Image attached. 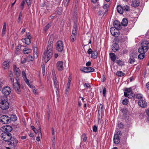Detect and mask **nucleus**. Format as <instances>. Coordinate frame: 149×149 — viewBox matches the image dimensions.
Listing matches in <instances>:
<instances>
[{
    "label": "nucleus",
    "instance_id": "45",
    "mask_svg": "<svg viewBox=\"0 0 149 149\" xmlns=\"http://www.w3.org/2000/svg\"><path fill=\"white\" fill-rule=\"evenodd\" d=\"M123 7L124 11H127L129 10V7L128 6L126 5L125 6H124Z\"/></svg>",
    "mask_w": 149,
    "mask_h": 149
},
{
    "label": "nucleus",
    "instance_id": "3",
    "mask_svg": "<svg viewBox=\"0 0 149 149\" xmlns=\"http://www.w3.org/2000/svg\"><path fill=\"white\" fill-rule=\"evenodd\" d=\"M149 49V42L144 41L141 43V46L139 48V52H142L143 51L146 52Z\"/></svg>",
    "mask_w": 149,
    "mask_h": 149
},
{
    "label": "nucleus",
    "instance_id": "42",
    "mask_svg": "<svg viewBox=\"0 0 149 149\" xmlns=\"http://www.w3.org/2000/svg\"><path fill=\"white\" fill-rule=\"evenodd\" d=\"M33 57L29 55L27 56V58L26 59V60L29 61H32L33 60Z\"/></svg>",
    "mask_w": 149,
    "mask_h": 149
},
{
    "label": "nucleus",
    "instance_id": "1",
    "mask_svg": "<svg viewBox=\"0 0 149 149\" xmlns=\"http://www.w3.org/2000/svg\"><path fill=\"white\" fill-rule=\"evenodd\" d=\"M118 29H116L115 28L113 27H111L110 28V31L111 34L114 36L116 37L115 40L117 42H121L123 41V38L120 37L118 36L119 35L120 32Z\"/></svg>",
    "mask_w": 149,
    "mask_h": 149
},
{
    "label": "nucleus",
    "instance_id": "52",
    "mask_svg": "<svg viewBox=\"0 0 149 149\" xmlns=\"http://www.w3.org/2000/svg\"><path fill=\"white\" fill-rule=\"evenodd\" d=\"M122 133L120 131H118L114 135H117V136L119 138L121 136Z\"/></svg>",
    "mask_w": 149,
    "mask_h": 149
},
{
    "label": "nucleus",
    "instance_id": "30",
    "mask_svg": "<svg viewBox=\"0 0 149 149\" xmlns=\"http://www.w3.org/2000/svg\"><path fill=\"white\" fill-rule=\"evenodd\" d=\"M9 77L10 78V79L12 83L14 82L13 75L11 71H9L8 72Z\"/></svg>",
    "mask_w": 149,
    "mask_h": 149
},
{
    "label": "nucleus",
    "instance_id": "63",
    "mask_svg": "<svg viewBox=\"0 0 149 149\" xmlns=\"http://www.w3.org/2000/svg\"><path fill=\"white\" fill-rule=\"evenodd\" d=\"M21 46V45H18L17 47L16 48V50L17 51H19L20 49V48Z\"/></svg>",
    "mask_w": 149,
    "mask_h": 149
},
{
    "label": "nucleus",
    "instance_id": "26",
    "mask_svg": "<svg viewBox=\"0 0 149 149\" xmlns=\"http://www.w3.org/2000/svg\"><path fill=\"white\" fill-rule=\"evenodd\" d=\"M141 51L142 52H139V49H138V52L140 53V54L139 55L138 57V58L140 59H143L145 56V53L146 52H145L143 50Z\"/></svg>",
    "mask_w": 149,
    "mask_h": 149
},
{
    "label": "nucleus",
    "instance_id": "37",
    "mask_svg": "<svg viewBox=\"0 0 149 149\" xmlns=\"http://www.w3.org/2000/svg\"><path fill=\"white\" fill-rule=\"evenodd\" d=\"M37 51L38 49L37 47H36L35 48H34L33 50V56L35 58H37L38 57Z\"/></svg>",
    "mask_w": 149,
    "mask_h": 149
},
{
    "label": "nucleus",
    "instance_id": "12",
    "mask_svg": "<svg viewBox=\"0 0 149 149\" xmlns=\"http://www.w3.org/2000/svg\"><path fill=\"white\" fill-rule=\"evenodd\" d=\"M81 70L84 72L88 73L93 72L95 69L91 67H85L81 68Z\"/></svg>",
    "mask_w": 149,
    "mask_h": 149
},
{
    "label": "nucleus",
    "instance_id": "10",
    "mask_svg": "<svg viewBox=\"0 0 149 149\" xmlns=\"http://www.w3.org/2000/svg\"><path fill=\"white\" fill-rule=\"evenodd\" d=\"M63 47L62 42L60 40L58 41L56 45V50L59 52H61L63 49Z\"/></svg>",
    "mask_w": 149,
    "mask_h": 149
},
{
    "label": "nucleus",
    "instance_id": "58",
    "mask_svg": "<svg viewBox=\"0 0 149 149\" xmlns=\"http://www.w3.org/2000/svg\"><path fill=\"white\" fill-rule=\"evenodd\" d=\"M106 89L105 87L104 88L103 91V96L104 97H105L106 95Z\"/></svg>",
    "mask_w": 149,
    "mask_h": 149
},
{
    "label": "nucleus",
    "instance_id": "62",
    "mask_svg": "<svg viewBox=\"0 0 149 149\" xmlns=\"http://www.w3.org/2000/svg\"><path fill=\"white\" fill-rule=\"evenodd\" d=\"M33 93L35 95H37L38 94V90L37 89H34L33 90Z\"/></svg>",
    "mask_w": 149,
    "mask_h": 149
},
{
    "label": "nucleus",
    "instance_id": "61",
    "mask_svg": "<svg viewBox=\"0 0 149 149\" xmlns=\"http://www.w3.org/2000/svg\"><path fill=\"white\" fill-rule=\"evenodd\" d=\"M72 80V77L71 76H69L68 77V83L70 84Z\"/></svg>",
    "mask_w": 149,
    "mask_h": 149
},
{
    "label": "nucleus",
    "instance_id": "46",
    "mask_svg": "<svg viewBox=\"0 0 149 149\" xmlns=\"http://www.w3.org/2000/svg\"><path fill=\"white\" fill-rule=\"evenodd\" d=\"M11 118V121L13 120V121H15L17 120V117L16 116L12 115L11 116V117H10Z\"/></svg>",
    "mask_w": 149,
    "mask_h": 149
},
{
    "label": "nucleus",
    "instance_id": "16",
    "mask_svg": "<svg viewBox=\"0 0 149 149\" xmlns=\"http://www.w3.org/2000/svg\"><path fill=\"white\" fill-rule=\"evenodd\" d=\"M3 133H10L13 130V128L11 126L7 125L4 126L3 128Z\"/></svg>",
    "mask_w": 149,
    "mask_h": 149
},
{
    "label": "nucleus",
    "instance_id": "47",
    "mask_svg": "<svg viewBox=\"0 0 149 149\" xmlns=\"http://www.w3.org/2000/svg\"><path fill=\"white\" fill-rule=\"evenodd\" d=\"M41 68L42 69V73L43 74V75H44L45 73V65L44 64H42Z\"/></svg>",
    "mask_w": 149,
    "mask_h": 149
},
{
    "label": "nucleus",
    "instance_id": "56",
    "mask_svg": "<svg viewBox=\"0 0 149 149\" xmlns=\"http://www.w3.org/2000/svg\"><path fill=\"white\" fill-rule=\"evenodd\" d=\"M136 97L137 98H138V99H143L142 98V95H141V94H137L136 95Z\"/></svg>",
    "mask_w": 149,
    "mask_h": 149
},
{
    "label": "nucleus",
    "instance_id": "17",
    "mask_svg": "<svg viewBox=\"0 0 149 149\" xmlns=\"http://www.w3.org/2000/svg\"><path fill=\"white\" fill-rule=\"evenodd\" d=\"M138 105L141 107L144 108L147 106V103L146 101L143 99H141L139 100L138 102Z\"/></svg>",
    "mask_w": 149,
    "mask_h": 149
},
{
    "label": "nucleus",
    "instance_id": "19",
    "mask_svg": "<svg viewBox=\"0 0 149 149\" xmlns=\"http://www.w3.org/2000/svg\"><path fill=\"white\" fill-rule=\"evenodd\" d=\"M119 47L118 44L115 42L112 45V50L114 52H116L119 49Z\"/></svg>",
    "mask_w": 149,
    "mask_h": 149
},
{
    "label": "nucleus",
    "instance_id": "43",
    "mask_svg": "<svg viewBox=\"0 0 149 149\" xmlns=\"http://www.w3.org/2000/svg\"><path fill=\"white\" fill-rule=\"evenodd\" d=\"M128 100L126 98L124 99L122 103L123 105H127L128 103Z\"/></svg>",
    "mask_w": 149,
    "mask_h": 149
},
{
    "label": "nucleus",
    "instance_id": "14",
    "mask_svg": "<svg viewBox=\"0 0 149 149\" xmlns=\"http://www.w3.org/2000/svg\"><path fill=\"white\" fill-rule=\"evenodd\" d=\"M53 41V39L52 38H49L48 43L47 51H53V46L52 44Z\"/></svg>",
    "mask_w": 149,
    "mask_h": 149
},
{
    "label": "nucleus",
    "instance_id": "64",
    "mask_svg": "<svg viewBox=\"0 0 149 149\" xmlns=\"http://www.w3.org/2000/svg\"><path fill=\"white\" fill-rule=\"evenodd\" d=\"M27 61L26 59L24 58L23 60H21V62L22 63L24 64Z\"/></svg>",
    "mask_w": 149,
    "mask_h": 149
},
{
    "label": "nucleus",
    "instance_id": "53",
    "mask_svg": "<svg viewBox=\"0 0 149 149\" xmlns=\"http://www.w3.org/2000/svg\"><path fill=\"white\" fill-rule=\"evenodd\" d=\"M118 127L119 128L123 129L124 127V125L122 123H120L118 124Z\"/></svg>",
    "mask_w": 149,
    "mask_h": 149
},
{
    "label": "nucleus",
    "instance_id": "28",
    "mask_svg": "<svg viewBox=\"0 0 149 149\" xmlns=\"http://www.w3.org/2000/svg\"><path fill=\"white\" fill-rule=\"evenodd\" d=\"M31 128L34 131L36 134L38 132L40 133V136H42V133H41V128L40 127H39L38 130L36 129L35 127L33 126H31Z\"/></svg>",
    "mask_w": 149,
    "mask_h": 149
},
{
    "label": "nucleus",
    "instance_id": "29",
    "mask_svg": "<svg viewBox=\"0 0 149 149\" xmlns=\"http://www.w3.org/2000/svg\"><path fill=\"white\" fill-rule=\"evenodd\" d=\"M117 136V135H114L113 137L114 143L116 144H118L120 142L119 138Z\"/></svg>",
    "mask_w": 149,
    "mask_h": 149
},
{
    "label": "nucleus",
    "instance_id": "25",
    "mask_svg": "<svg viewBox=\"0 0 149 149\" xmlns=\"http://www.w3.org/2000/svg\"><path fill=\"white\" fill-rule=\"evenodd\" d=\"M139 1L137 0H134L132 2V6L134 7H136L138 6L139 5Z\"/></svg>",
    "mask_w": 149,
    "mask_h": 149
},
{
    "label": "nucleus",
    "instance_id": "51",
    "mask_svg": "<svg viewBox=\"0 0 149 149\" xmlns=\"http://www.w3.org/2000/svg\"><path fill=\"white\" fill-rule=\"evenodd\" d=\"M75 38L76 36L72 35L70 37V39L72 42H74L75 41Z\"/></svg>",
    "mask_w": 149,
    "mask_h": 149
},
{
    "label": "nucleus",
    "instance_id": "41",
    "mask_svg": "<svg viewBox=\"0 0 149 149\" xmlns=\"http://www.w3.org/2000/svg\"><path fill=\"white\" fill-rule=\"evenodd\" d=\"M77 24L76 23H74V25L73 26V28L72 31L74 30L75 31L77 32Z\"/></svg>",
    "mask_w": 149,
    "mask_h": 149
},
{
    "label": "nucleus",
    "instance_id": "22",
    "mask_svg": "<svg viewBox=\"0 0 149 149\" xmlns=\"http://www.w3.org/2000/svg\"><path fill=\"white\" fill-rule=\"evenodd\" d=\"M14 71L15 74V75L17 76H19L20 74V71L19 69L17 67L16 65H14Z\"/></svg>",
    "mask_w": 149,
    "mask_h": 149
},
{
    "label": "nucleus",
    "instance_id": "5",
    "mask_svg": "<svg viewBox=\"0 0 149 149\" xmlns=\"http://www.w3.org/2000/svg\"><path fill=\"white\" fill-rule=\"evenodd\" d=\"M124 91V95L125 97L131 99L135 95L132 93L131 88H125Z\"/></svg>",
    "mask_w": 149,
    "mask_h": 149
},
{
    "label": "nucleus",
    "instance_id": "9",
    "mask_svg": "<svg viewBox=\"0 0 149 149\" xmlns=\"http://www.w3.org/2000/svg\"><path fill=\"white\" fill-rule=\"evenodd\" d=\"M26 37L22 39V41L25 44L27 45H29L31 42V37L30 35V34L28 33H27L26 35Z\"/></svg>",
    "mask_w": 149,
    "mask_h": 149
},
{
    "label": "nucleus",
    "instance_id": "44",
    "mask_svg": "<svg viewBox=\"0 0 149 149\" xmlns=\"http://www.w3.org/2000/svg\"><path fill=\"white\" fill-rule=\"evenodd\" d=\"M121 112L123 113L124 115H126L127 112V109L125 108L122 109L121 110Z\"/></svg>",
    "mask_w": 149,
    "mask_h": 149
},
{
    "label": "nucleus",
    "instance_id": "2",
    "mask_svg": "<svg viewBox=\"0 0 149 149\" xmlns=\"http://www.w3.org/2000/svg\"><path fill=\"white\" fill-rule=\"evenodd\" d=\"M53 54V51H45L42 56V59L46 63L51 58Z\"/></svg>",
    "mask_w": 149,
    "mask_h": 149
},
{
    "label": "nucleus",
    "instance_id": "32",
    "mask_svg": "<svg viewBox=\"0 0 149 149\" xmlns=\"http://www.w3.org/2000/svg\"><path fill=\"white\" fill-rule=\"evenodd\" d=\"M32 49H29L27 48H24L23 49V52L24 54H27L31 52Z\"/></svg>",
    "mask_w": 149,
    "mask_h": 149
},
{
    "label": "nucleus",
    "instance_id": "33",
    "mask_svg": "<svg viewBox=\"0 0 149 149\" xmlns=\"http://www.w3.org/2000/svg\"><path fill=\"white\" fill-rule=\"evenodd\" d=\"M109 5H108L107 4H104V5L103 6V8L102 9V10H103V9L105 10V12L104 13V14L105 13L108 11L109 10Z\"/></svg>",
    "mask_w": 149,
    "mask_h": 149
},
{
    "label": "nucleus",
    "instance_id": "49",
    "mask_svg": "<svg viewBox=\"0 0 149 149\" xmlns=\"http://www.w3.org/2000/svg\"><path fill=\"white\" fill-rule=\"evenodd\" d=\"M51 23L48 24L46 25L44 28V30L45 31H47V29L51 26Z\"/></svg>",
    "mask_w": 149,
    "mask_h": 149
},
{
    "label": "nucleus",
    "instance_id": "4",
    "mask_svg": "<svg viewBox=\"0 0 149 149\" xmlns=\"http://www.w3.org/2000/svg\"><path fill=\"white\" fill-rule=\"evenodd\" d=\"M1 102L0 103V107L3 110H6L8 108L9 104L8 102L4 99L2 98L1 99Z\"/></svg>",
    "mask_w": 149,
    "mask_h": 149
},
{
    "label": "nucleus",
    "instance_id": "31",
    "mask_svg": "<svg viewBox=\"0 0 149 149\" xmlns=\"http://www.w3.org/2000/svg\"><path fill=\"white\" fill-rule=\"evenodd\" d=\"M128 24V21L127 19L125 18H124L122 20L121 24L122 25L124 26H126Z\"/></svg>",
    "mask_w": 149,
    "mask_h": 149
},
{
    "label": "nucleus",
    "instance_id": "27",
    "mask_svg": "<svg viewBox=\"0 0 149 149\" xmlns=\"http://www.w3.org/2000/svg\"><path fill=\"white\" fill-rule=\"evenodd\" d=\"M109 56L111 60L113 62H115L116 61V59H118V58L116 57L115 54L113 53H111L109 54Z\"/></svg>",
    "mask_w": 149,
    "mask_h": 149
},
{
    "label": "nucleus",
    "instance_id": "38",
    "mask_svg": "<svg viewBox=\"0 0 149 149\" xmlns=\"http://www.w3.org/2000/svg\"><path fill=\"white\" fill-rule=\"evenodd\" d=\"M125 73L121 71H118L116 73V75L119 77H122L125 75Z\"/></svg>",
    "mask_w": 149,
    "mask_h": 149
},
{
    "label": "nucleus",
    "instance_id": "34",
    "mask_svg": "<svg viewBox=\"0 0 149 149\" xmlns=\"http://www.w3.org/2000/svg\"><path fill=\"white\" fill-rule=\"evenodd\" d=\"M6 23L5 22H4L2 31V35L3 36H4L6 33Z\"/></svg>",
    "mask_w": 149,
    "mask_h": 149
},
{
    "label": "nucleus",
    "instance_id": "18",
    "mask_svg": "<svg viewBox=\"0 0 149 149\" xmlns=\"http://www.w3.org/2000/svg\"><path fill=\"white\" fill-rule=\"evenodd\" d=\"M56 66L58 70L61 71L63 69V62L62 61H58L56 63Z\"/></svg>",
    "mask_w": 149,
    "mask_h": 149
},
{
    "label": "nucleus",
    "instance_id": "50",
    "mask_svg": "<svg viewBox=\"0 0 149 149\" xmlns=\"http://www.w3.org/2000/svg\"><path fill=\"white\" fill-rule=\"evenodd\" d=\"M103 111V105L101 104L100 105L99 109L98 111L99 112H102Z\"/></svg>",
    "mask_w": 149,
    "mask_h": 149
},
{
    "label": "nucleus",
    "instance_id": "23",
    "mask_svg": "<svg viewBox=\"0 0 149 149\" xmlns=\"http://www.w3.org/2000/svg\"><path fill=\"white\" fill-rule=\"evenodd\" d=\"M2 66L4 69H8L9 66V62L8 61L3 62L2 64Z\"/></svg>",
    "mask_w": 149,
    "mask_h": 149
},
{
    "label": "nucleus",
    "instance_id": "8",
    "mask_svg": "<svg viewBox=\"0 0 149 149\" xmlns=\"http://www.w3.org/2000/svg\"><path fill=\"white\" fill-rule=\"evenodd\" d=\"M0 136L2 139L6 142H8L12 137L10 133L7 134L6 133H3L1 134Z\"/></svg>",
    "mask_w": 149,
    "mask_h": 149
},
{
    "label": "nucleus",
    "instance_id": "11",
    "mask_svg": "<svg viewBox=\"0 0 149 149\" xmlns=\"http://www.w3.org/2000/svg\"><path fill=\"white\" fill-rule=\"evenodd\" d=\"M87 53L89 54H91V58L95 59L97 57V52L96 50L93 51L91 48H89L87 51Z\"/></svg>",
    "mask_w": 149,
    "mask_h": 149
},
{
    "label": "nucleus",
    "instance_id": "15",
    "mask_svg": "<svg viewBox=\"0 0 149 149\" xmlns=\"http://www.w3.org/2000/svg\"><path fill=\"white\" fill-rule=\"evenodd\" d=\"M2 92L3 94L5 95H8L11 92V89L10 87H6L2 89Z\"/></svg>",
    "mask_w": 149,
    "mask_h": 149
},
{
    "label": "nucleus",
    "instance_id": "57",
    "mask_svg": "<svg viewBox=\"0 0 149 149\" xmlns=\"http://www.w3.org/2000/svg\"><path fill=\"white\" fill-rule=\"evenodd\" d=\"M25 3V1H23L21 2V8L22 10L24 8Z\"/></svg>",
    "mask_w": 149,
    "mask_h": 149
},
{
    "label": "nucleus",
    "instance_id": "35",
    "mask_svg": "<svg viewBox=\"0 0 149 149\" xmlns=\"http://www.w3.org/2000/svg\"><path fill=\"white\" fill-rule=\"evenodd\" d=\"M102 112H99L98 113V121L99 122L102 119Z\"/></svg>",
    "mask_w": 149,
    "mask_h": 149
},
{
    "label": "nucleus",
    "instance_id": "40",
    "mask_svg": "<svg viewBox=\"0 0 149 149\" xmlns=\"http://www.w3.org/2000/svg\"><path fill=\"white\" fill-rule=\"evenodd\" d=\"M62 8L61 7H59L57 10V13L59 15H61L62 13Z\"/></svg>",
    "mask_w": 149,
    "mask_h": 149
},
{
    "label": "nucleus",
    "instance_id": "48",
    "mask_svg": "<svg viewBox=\"0 0 149 149\" xmlns=\"http://www.w3.org/2000/svg\"><path fill=\"white\" fill-rule=\"evenodd\" d=\"M82 137L83 138V140L84 142L86 141L87 140V136L85 134H83L82 135Z\"/></svg>",
    "mask_w": 149,
    "mask_h": 149
},
{
    "label": "nucleus",
    "instance_id": "20",
    "mask_svg": "<svg viewBox=\"0 0 149 149\" xmlns=\"http://www.w3.org/2000/svg\"><path fill=\"white\" fill-rule=\"evenodd\" d=\"M113 25L114 26L113 28H115L116 29H120L121 26L120 22L117 20L115 21L113 23Z\"/></svg>",
    "mask_w": 149,
    "mask_h": 149
},
{
    "label": "nucleus",
    "instance_id": "59",
    "mask_svg": "<svg viewBox=\"0 0 149 149\" xmlns=\"http://www.w3.org/2000/svg\"><path fill=\"white\" fill-rule=\"evenodd\" d=\"M26 3L28 6L31 5V0H26Z\"/></svg>",
    "mask_w": 149,
    "mask_h": 149
},
{
    "label": "nucleus",
    "instance_id": "21",
    "mask_svg": "<svg viewBox=\"0 0 149 149\" xmlns=\"http://www.w3.org/2000/svg\"><path fill=\"white\" fill-rule=\"evenodd\" d=\"M130 58L129 59V61L130 64H132L135 61L134 59L135 55L133 53H132L130 54Z\"/></svg>",
    "mask_w": 149,
    "mask_h": 149
},
{
    "label": "nucleus",
    "instance_id": "60",
    "mask_svg": "<svg viewBox=\"0 0 149 149\" xmlns=\"http://www.w3.org/2000/svg\"><path fill=\"white\" fill-rule=\"evenodd\" d=\"M93 131L94 132H96L97 131V127L96 125H94L93 127Z\"/></svg>",
    "mask_w": 149,
    "mask_h": 149
},
{
    "label": "nucleus",
    "instance_id": "55",
    "mask_svg": "<svg viewBox=\"0 0 149 149\" xmlns=\"http://www.w3.org/2000/svg\"><path fill=\"white\" fill-rule=\"evenodd\" d=\"M102 9H101V10L99 11L97 13V15L98 16H101L102 15V14L104 12L103 10H102Z\"/></svg>",
    "mask_w": 149,
    "mask_h": 149
},
{
    "label": "nucleus",
    "instance_id": "6",
    "mask_svg": "<svg viewBox=\"0 0 149 149\" xmlns=\"http://www.w3.org/2000/svg\"><path fill=\"white\" fill-rule=\"evenodd\" d=\"M0 122L3 124H8L10 123L11 118L7 116L3 115L0 117Z\"/></svg>",
    "mask_w": 149,
    "mask_h": 149
},
{
    "label": "nucleus",
    "instance_id": "13",
    "mask_svg": "<svg viewBox=\"0 0 149 149\" xmlns=\"http://www.w3.org/2000/svg\"><path fill=\"white\" fill-rule=\"evenodd\" d=\"M12 83L13 84V89L16 93H19L21 92L20 88V84L18 83V82H16L15 83H14L13 82Z\"/></svg>",
    "mask_w": 149,
    "mask_h": 149
},
{
    "label": "nucleus",
    "instance_id": "24",
    "mask_svg": "<svg viewBox=\"0 0 149 149\" xmlns=\"http://www.w3.org/2000/svg\"><path fill=\"white\" fill-rule=\"evenodd\" d=\"M117 12L120 14H123V7L120 5H118L117 7Z\"/></svg>",
    "mask_w": 149,
    "mask_h": 149
},
{
    "label": "nucleus",
    "instance_id": "54",
    "mask_svg": "<svg viewBox=\"0 0 149 149\" xmlns=\"http://www.w3.org/2000/svg\"><path fill=\"white\" fill-rule=\"evenodd\" d=\"M84 87H86L87 88H90V85L89 83H85L84 84Z\"/></svg>",
    "mask_w": 149,
    "mask_h": 149
},
{
    "label": "nucleus",
    "instance_id": "7",
    "mask_svg": "<svg viewBox=\"0 0 149 149\" xmlns=\"http://www.w3.org/2000/svg\"><path fill=\"white\" fill-rule=\"evenodd\" d=\"M8 142L9 146L11 148H13L16 146L18 141L15 138L12 137Z\"/></svg>",
    "mask_w": 149,
    "mask_h": 149
},
{
    "label": "nucleus",
    "instance_id": "36",
    "mask_svg": "<svg viewBox=\"0 0 149 149\" xmlns=\"http://www.w3.org/2000/svg\"><path fill=\"white\" fill-rule=\"evenodd\" d=\"M115 62L117 63L119 65L122 66L124 65V62L120 60H116Z\"/></svg>",
    "mask_w": 149,
    "mask_h": 149
},
{
    "label": "nucleus",
    "instance_id": "39",
    "mask_svg": "<svg viewBox=\"0 0 149 149\" xmlns=\"http://www.w3.org/2000/svg\"><path fill=\"white\" fill-rule=\"evenodd\" d=\"M54 84L55 88L56 89H59V85H58V82H57V79H55L54 80ZM57 90H58V89H57Z\"/></svg>",
    "mask_w": 149,
    "mask_h": 149
}]
</instances>
